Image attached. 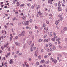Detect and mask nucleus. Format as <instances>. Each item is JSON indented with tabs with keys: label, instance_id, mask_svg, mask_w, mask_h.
I'll use <instances>...</instances> for the list:
<instances>
[{
	"label": "nucleus",
	"instance_id": "f257e3e1",
	"mask_svg": "<svg viewBox=\"0 0 67 67\" xmlns=\"http://www.w3.org/2000/svg\"><path fill=\"white\" fill-rule=\"evenodd\" d=\"M51 60H52V62H53L55 64L57 63V60H56L54 59H53L52 57L50 59Z\"/></svg>",
	"mask_w": 67,
	"mask_h": 67
},
{
	"label": "nucleus",
	"instance_id": "f03ea898",
	"mask_svg": "<svg viewBox=\"0 0 67 67\" xmlns=\"http://www.w3.org/2000/svg\"><path fill=\"white\" fill-rule=\"evenodd\" d=\"M54 1V0H48V3H49L50 4H52V2Z\"/></svg>",
	"mask_w": 67,
	"mask_h": 67
},
{
	"label": "nucleus",
	"instance_id": "7ed1b4c3",
	"mask_svg": "<svg viewBox=\"0 0 67 67\" xmlns=\"http://www.w3.org/2000/svg\"><path fill=\"white\" fill-rule=\"evenodd\" d=\"M34 45V43H32V44L30 46L31 48H30V51L31 52L33 51V48H32V47H33Z\"/></svg>",
	"mask_w": 67,
	"mask_h": 67
},
{
	"label": "nucleus",
	"instance_id": "20e7f679",
	"mask_svg": "<svg viewBox=\"0 0 67 67\" xmlns=\"http://www.w3.org/2000/svg\"><path fill=\"white\" fill-rule=\"evenodd\" d=\"M25 25L29 26V21H25Z\"/></svg>",
	"mask_w": 67,
	"mask_h": 67
},
{
	"label": "nucleus",
	"instance_id": "39448f33",
	"mask_svg": "<svg viewBox=\"0 0 67 67\" xmlns=\"http://www.w3.org/2000/svg\"><path fill=\"white\" fill-rule=\"evenodd\" d=\"M60 20L59 19H58V21H56L55 22V24L56 25H57L58 24V23H59V21Z\"/></svg>",
	"mask_w": 67,
	"mask_h": 67
},
{
	"label": "nucleus",
	"instance_id": "423d86ee",
	"mask_svg": "<svg viewBox=\"0 0 67 67\" xmlns=\"http://www.w3.org/2000/svg\"><path fill=\"white\" fill-rule=\"evenodd\" d=\"M58 11H62V8L61 7H58Z\"/></svg>",
	"mask_w": 67,
	"mask_h": 67
},
{
	"label": "nucleus",
	"instance_id": "0eeeda50",
	"mask_svg": "<svg viewBox=\"0 0 67 67\" xmlns=\"http://www.w3.org/2000/svg\"><path fill=\"white\" fill-rule=\"evenodd\" d=\"M16 4L17 6L18 7L20 5V3L19 2H17L16 3Z\"/></svg>",
	"mask_w": 67,
	"mask_h": 67
},
{
	"label": "nucleus",
	"instance_id": "6e6552de",
	"mask_svg": "<svg viewBox=\"0 0 67 67\" xmlns=\"http://www.w3.org/2000/svg\"><path fill=\"white\" fill-rule=\"evenodd\" d=\"M25 32L24 31H22V33H21V35L22 36H24Z\"/></svg>",
	"mask_w": 67,
	"mask_h": 67
},
{
	"label": "nucleus",
	"instance_id": "1a4fd4ad",
	"mask_svg": "<svg viewBox=\"0 0 67 67\" xmlns=\"http://www.w3.org/2000/svg\"><path fill=\"white\" fill-rule=\"evenodd\" d=\"M61 3V2H59L58 3V6L59 7H61V5L60 4Z\"/></svg>",
	"mask_w": 67,
	"mask_h": 67
},
{
	"label": "nucleus",
	"instance_id": "9d476101",
	"mask_svg": "<svg viewBox=\"0 0 67 67\" xmlns=\"http://www.w3.org/2000/svg\"><path fill=\"white\" fill-rule=\"evenodd\" d=\"M15 45H18V46H20V43H18L17 42H15Z\"/></svg>",
	"mask_w": 67,
	"mask_h": 67
},
{
	"label": "nucleus",
	"instance_id": "9b49d317",
	"mask_svg": "<svg viewBox=\"0 0 67 67\" xmlns=\"http://www.w3.org/2000/svg\"><path fill=\"white\" fill-rule=\"evenodd\" d=\"M13 63V62L12 60V59H10V64H11Z\"/></svg>",
	"mask_w": 67,
	"mask_h": 67
},
{
	"label": "nucleus",
	"instance_id": "f8f14e48",
	"mask_svg": "<svg viewBox=\"0 0 67 67\" xmlns=\"http://www.w3.org/2000/svg\"><path fill=\"white\" fill-rule=\"evenodd\" d=\"M38 14H39L40 15H42V13L41 12L40 10H39V11Z\"/></svg>",
	"mask_w": 67,
	"mask_h": 67
},
{
	"label": "nucleus",
	"instance_id": "ddd939ff",
	"mask_svg": "<svg viewBox=\"0 0 67 67\" xmlns=\"http://www.w3.org/2000/svg\"><path fill=\"white\" fill-rule=\"evenodd\" d=\"M49 57V56L48 55H46L44 56V58H48Z\"/></svg>",
	"mask_w": 67,
	"mask_h": 67
},
{
	"label": "nucleus",
	"instance_id": "4468645a",
	"mask_svg": "<svg viewBox=\"0 0 67 67\" xmlns=\"http://www.w3.org/2000/svg\"><path fill=\"white\" fill-rule=\"evenodd\" d=\"M44 30H46L47 32H48V28H47L46 27L44 28Z\"/></svg>",
	"mask_w": 67,
	"mask_h": 67
},
{
	"label": "nucleus",
	"instance_id": "2eb2a0df",
	"mask_svg": "<svg viewBox=\"0 0 67 67\" xmlns=\"http://www.w3.org/2000/svg\"><path fill=\"white\" fill-rule=\"evenodd\" d=\"M45 63H46V64H48L49 63V61H46V62H45Z\"/></svg>",
	"mask_w": 67,
	"mask_h": 67
},
{
	"label": "nucleus",
	"instance_id": "dca6fc26",
	"mask_svg": "<svg viewBox=\"0 0 67 67\" xmlns=\"http://www.w3.org/2000/svg\"><path fill=\"white\" fill-rule=\"evenodd\" d=\"M36 64L37 65H39V62H36Z\"/></svg>",
	"mask_w": 67,
	"mask_h": 67
},
{
	"label": "nucleus",
	"instance_id": "f3484780",
	"mask_svg": "<svg viewBox=\"0 0 67 67\" xmlns=\"http://www.w3.org/2000/svg\"><path fill=\"white\" fill-rule=\"evenodd\" d=\"M27 5H28V7H30L31 6V4L30 3H29L27 4Z\"/></svg>",
	"mask_w": 67,
	"mask_h": 67
},
{
	"label": "nucleus",
	"instance_id": "a211bd4d",
	"mask_svg": "<svg viewBox=\"0 0 67 67\" xmlns=\"http://www.w3.org/2000/svg\"><path fill=\"white\" fill-rule=\"evenodd\" d=\"M44 62H45L44 60H42L41 62V63H44Z\"/></svg>",
	"mask_w": 67,
	"mask_h": 67
},
{
	"label": "nucleus",
	"instance_id": "6ab92c4d",
	"mask_svg": "<svg viewBox=\"0 0 67 67\" xmlns=\"http://www.w3.org/2000/svg\"><path fill=\"white\" fill-rule=\"evenodd\" d=\"M7 48H8V51H10V47H9V46L7 47Z\"/></svg>",
	"mask_w": 67,
	"mask_h": 67
},
{
	"label": "nucleus",
	"instance_id": "aec40b11",
	"mask_svg": "<svg viewBox=\"0 0 67 67\" xmlns=\"http://www.w3.org/2000/svg\"><path fill=\"white\" fill-rule=\"evenodd\" d=\"M21 18L22 19H23L24 20H25L26 19V18H25V17L24 16H23V17H21Z\"/></svg>",
	"mask_w": 67,
	"mask_h": 67
},
{
	"label": "nucleus",
	"instance_id": "412c9836",
	"mask_svg": "<svg viewBox=\"0 0 67 67\" xmlns=\"http://www.w3.org/2000/svg\"><path fill=\"white\" fill-rule=\"evenodd\" d=\"M40 8V5H38V7H37V9L38 10L39 8Z\"/></svg>",
	"mask_w": 67,
	"mask_h": 67
},
{
	"label": "nucleus",
	"instance_id": "4be33fe9",
	"mask_svg": "<svg viewBox=\"0 0 67 67\" xmlns=\"http://www.w3.org/2000/svg\"><path fill=\"white\" fill-rule=\"evenodd\" d=\"M47 52H49V48H48L47 49Z\"/></svg>",
	"mask_w": 67,
	"mask_h": 67
},
{
	"label": "nucleus",
	"instance_id": "5701e85b",
	"mask_svg": "<svg viewBox=\"0 0 67 67\" xmlns=\"http://www.w3.org/2000/svg\"><path fill=\"white\" fill-rule=\"evenodd\" d=\"M60 33H61L62 34H64V32L63 31H61V32H60Z\"/></svg>",
	"mask_w": 67,
	"mask_h": 67
},
{
	"label": "nucleus",
	"instance_id": "b1692460",
	"mask_svg": "<svg viewBox=\"0 0 67 67\" xmlns=\"http://www.w3.org/2000/svg\"><path fill=\"white\" fill-rule=\"evenodd\" d=\"M43 41V40L40 39L39 40V41L40 42H42Z\"/></svg>",
	"mask_w": 67,
	"mask_h": 67
},
{
	"label": "nucleus",
	"instance_id": "393cba45",
	"mask_svg": "<svg viewBox=\"0 0 67 67\" xmlns=\"http://www.w3.org/2000/svg\"><path fill=\"white\" fill-rule=\"evenodd\" d=\"M53 34H54V36H56V33L54 32H53Z\"/></svg>",
	"mask_w": 67,
	"mask_h": 67
},
{
	"label": "nucleus",
	"instance_id": "a878e982",
	"mask_svg": "<svg viewBox=\"0 0 67 67\" xmlns=\"http://www.w3.org/2000/svg\"><path fill=\"white\" fill-rule=\"evenodd\" d=\"M49 47H52V44L51 43H49Z\"/></svg>",
	"mask_w": 67,
	"mask_h": 67
},
{
	"label": "nucleus",
	"instance_id": "bb28decb",
	"mask_svg": "<svg viewBox=\"0 0 67 67\" xmlns=\"http://www.w3.org/2000/svg\"><path fill=\"white\" fill-rule=\"evenodd\" d=\"M58 47L60 49H61L62 48L61 46H60V45H59V46H58Z\"/></svg>",
	"mask_w": 67,
	"mask_h": 67
},
{
	"label": "nucleus",
	"instance_id": "cd10ccee",
	"mask_svg": "<svg viewBox=\"0 0 67 67\" xmlns=\"http://www.w3.org/2000/svg\"><path fill=\"white\" fill-rule=\"evenodd\" d=\"M64 31H66V30H67V28L66 27L64 28Z\"/></svg>",
	"mask_w": 67,
	"mask_h": 67
},
{
	"label": "nucleus",
	"instance_id": "c85d7f7f",
	"mask_svg": "<svg viewBox=\"0 0 67 67\" xmlns=\"http://www.w3.org/2000/svg\"><path fill=\"white\" fill-rule=\"evenodd\" d=\"M15 12V14H18V11L17 10L16 11V12Z\"/></svg>",
	"mask_w": 67,
	"mask_h": 67
},
{
	"label": "nucleus",
	"instance_id": "c756f323",
	"mask_svg": "<svg viewBox=\"0 0 67 67\" xmlns=\"http://www.w3.org/2000/svg\"><path fill=\"white\" fill-rule=\"evenodd\" d=\"M41 56H39L38 57V58H39V59H41Z\"/></svg>",
	"mask_w": 67,
	"mask_h": 67
},
{
	"label": "nucleus",
	"instance_id": "7c9ffc66",
	"mask_svg": "<svg viewBox=\"0 0 67 67\" xmlns=\"http://www.w3.org/2000/svg\"><path fill=\"white\" fill-rule=\"evenodd\" d=\"M50 50L51 51H53V49L52 48H51L50 49Z\"/></svg>",
	"mask_w": 67,
	"mask_h": 67
},
{
	"label": "nucleus",
	"instance_id": "2f4dec72",
	"mask_svg": "<svg viewBox=\"0 0 67 67\" xmlns=\"http://www.w3.org/2000/svg\"><path fill=\"white\" fill-rule=\"evenodd\" d=\"M46 23H47V24H49V22L48 21H46Z\"/></svg>",
	"mask_w": 67,
	"mask_h": 67
},
{
	"label": "nucleus",
	"instance_id": "473e14b6",
	"mask_svg": "<svg viewBox=\"0 0 67 67\" xmlns=\"http://www.w3.org/2000/svg\"><path fill=\"white\" fill-rule=\"evenodd\" d=\"M62 16V15L61 14H59V15H58V17L60 18H61V16Z\"/></svg>",
	"mask_w": 67,
	"mask_h": 67
},
{
	"label": "nucleus",
	"instance_id": "72a5a7b5",
	"mask_svg": "<svg viewBox=\"0 0 67 67\" xmlns=\"http://www.w3.org/2000/svg\"><path fill=\"white\" fill-rule=\"evenodd\" d=\"M60 21H62V20H63V18L60 17Z\"/></svg>",
	"mask_w": 67,
	"mask_h": 67
},
{
	"label": "nucleus",
	"instance_id": "f704fd0d",
	"mask_svg": "<svg viewBox=\"0 0 67 67\" xmlns=\"http://www.w3.org/2000/svg\"><path fill=\"white\" fill-rule=\"evenodd\" d=\"M10 52L8 53H7V55H8V56H9L10 55Z\"/></svg>",
	"mask_w": 67,
	"mask_h": 67
},
{
	"label": "nucleus",
	"instance_id": "c9c22d12",
	"mask_svg": "<svg viewBox=\"0 0 67 67\" xmlns=\"http://www.w3.org/2000/svg\"><path fill=\"white\" fill-rule=\"evenodd\" d=\"M18 25H19V26H20L21 25V23H19V24H18Z\"/></svg>",
	"mask_w": 67,
	"mask_h": 67
},
{
	"label": "nucleus",
	"instance_id": "e433bc0d",
	"mask_svg": "<svg viewBox=\"0 0 67 67\" xmlns=\"http://www.w3.org/2000/svg\"><path fill=\"white\" fill-rule=\"evenodd\" d=\"M29 34L31 35L32 34V31H29Z\"/></svg>",
	"mask_w": 67,
	"mask_h": 67
},
{
	"label": "nucleus",
	"instance_id": "4c0bfd02",
	"mask_svg": "<svg viewBox=\"0 0 67 67\" xmlns=\"http://www.w3.org/2000/svg\"><path fill=\"white\" fill-rule=\"evenodd\" d=\"M4 60H6V58L4 57L3 58Z\"/></svg>",
	"mask_w": 67,
	"mask_h": 67
},
{
	"label": "nucleus",
	"instance_id": "58836bf2",
	"mask_svg": "<svg viewBox=\"0 0 67 67\" xmlns=\"http://www.w3.org/2000/svg\"><path fill=\"white\" fill-rule=\"evenodd\" d=\"M1 48L2 50H3L4 49V47L3 46H2V47H1Z\"/></svg>",
	"mask_w": 67,
	"mask_h": 67
},
{
	"label": "nucleus",
	"instance_id": "ea45409f",
	"mask_svg": "<svg viewBox=\"0 0 67 67\" xmlns=\"http://www.w3.org/2000/svg\"><path fill=\"white\" fill-rule=\"evenodd\" d=\"M29 21L30 23H31L33 21V20H32V19H30V20Z\"/></svg>",
	"mask_w": 67,
	"mask_h": 67
},
{
	"label": "nucleus",
	"instance_id": "a19ab883",
	"mask_svg": "<svg viewBox=\"0 0 67 67\" xmlns=\"http://www.w3.org/2000/svg\"><path fill=\"white\" fill-rule=\"evenodd\" d=\"M53 48L54 49H56V47L55 46H53Z\"/></svg>",
	"mask_w": 67,
	"mask_h": 67
},
{
	"label": "nucleus",
	"instance_id": "79ce46f5",
	"mask_svg": "<svg viewBox=\"0 0 67 67\" xmlns=\"http://www.w3.org/2000/svg\"><path fill=\"white\" fill-rule=\"evenodd\" d=\"M32 42V41H30V42H29V45H30Z\"/></svg>",
	"mask_w": 67,
	"mask_h": 67
},
{
	"label": "nucleus",
	"instance_id": "37998d69",
	"mask_svg": "<svg viewBox=\"0 0 67 67\" xmlns=\"http://www.w3.org/2000/svg\"><path fill=\"white\" fill-rule=\"evenodd\" d=\"M60 40L59 38H58L56 40V41H59Z\"/></svg>",
	"mask_w": 67,
	"mask_h": 67
},
{
	"label": "nucleus",
	"instance_id": "c03bdc74",
	"mask_svg": "<svg viewBox=\"0 0 67 67\" xmlns=\"http://www.w3.org/2000/svg\"><path fill=\"white\" fill-rule=\"evenodd\" d=\"M52 32H51V33H50V36H52Z\"/></svg>",
	"mask_w": 67,
	"mask_h": 67
},
{
	"label": "nucleus",
	"instance_id": "a18cd8bd",
	"mask_svg": "<svg viewBox=\"0 0 67 67\" xmlns=\"http://www.w3.org/2000/svg\"><path fill=\"white\" fill-rule=\"evenodd\" d=\"M49 16H50L52 17V14H50L49 15Z\"/></svg>",
	"mask_w": 67,
	"mask_h": 67
},
{
	"label": "nucleus",
	"instance_id": "49530a36",
	"mask_svg": "<svg viewBox=\"0 0 67 67\" xmlns=\"http://www.w3.org/2000/svg\"><path fill=\"white\" fill-rule=\"evenodd\" d=\"M22 24H25V22H24V21H23V22H22Z\"/></svg>",
	"mask_w": 67,
	"mask_h": 67
},
{
	"label": "nucleus",
	"instance_id": "de8ad7c7",
	"mask_svg": "<svg viewBox=\"0 0 67 67\" xmlns=\"http://www.w3.org/2000/svg\"><path fill=\"white\" fill-rule=\"evenodd\" d=\"M15 3H16V2H15V1H14V0H13V3L14 4H15Z\"/></svg>",
	"mask_w": 67,
	"mask_h": 67
},
{
	"label": "nucleus",
	"instance_id": "09e8293b",
	"mask_svg": "<svg viewBox=\"0 0 67 67\" xmlns=\"http://www.w3.org/2000/svg\"><path fill=\"white\" fill-rule=\"evenodd\" d=\"M9 45V43L8 42H7V43H6L5 45L8 46Z\"/></svg>",
	"mask_w": 67,
	"mask_h": 67
},
{
	"label": "nucleus",
	"instance_id": "8fccbe9b",
	"mask_svg": "<svg viewBox=\"0 0 67 67\" xmlns=\"http://www.w3.org/2000/svg\"><path fill=\"white\" fill-rule=\"evenodd\" d=\"M2 66L3 67L4 66V64H3V62H2Z\"/></svg>",
	"mask_w": 67,
	"mask_h": 67
},
{
	"label": "nucleus",
	"instance_id": "3c124183",
	"mask_svg": "<svg viewBox=\"0 0 67 67\" xmlns=\"http://www.w3.org/2000/svg\"><path fill=\"white\" fill-rule=\"evenodd\" d=\"M4 27L5 28L7 29V26L6 25H5Z\"/></svg>",
	"mask_w": 67,
	"mask_h": 67
},
{
	"label": "nucleus",
	"instance_id": "603ef678",
	"mask_svg": "<svg viewBox=\"0 0 67 67\" xmlns=\"http://www.w3.org/2000/svg\"><path fill=\"white\" fill-rule=\"evenodd\" d=\"M52 40H53V41H54V42L55 41V39H54L53 38H52Z\"/></svg>",
	"mask_w": 67,
	"mask_h": 67
},
{
	"label": "nucleus",
	"instance_id": "864d4df0",
	"mask_svg": "<svg viewBox=\"0 0 67 67\" xmlns=\"http://www.w3.org/2000/svg\"><path fill=\"white\" fill-rule=\"evenodd\" d=\"M48 44H46V47H48Z\"/></svg>",
	"mask_w": 67,
	"mask_h": 67
},
{
	"label": "nucleus",
	"instance_id": "5fc2aeb1",
	"mask_svg": "<svg viewBox=\"0 0 67 67\" xmlns=\"http://www.w3.org/2000/svg\"><path fill=\"white\" fill-rule=\"evenodd\" d=\"M38 52V51L37 50H36L35 52L37 54V53Z\"/></svg>",
	"mask_w": 67,
	"mask_h": 67
},
{
	"label": "nucleus",
	"instance_id": "6e6d98bb",
	"mask_svg": "<svg viewBox=\"0 0 67 67\" xmlns=\"http://www.w3.org/2000/svg\"><path fill=\"white\" fill-rule=\"evenodd\" d=\"M24 6V4H21L20 6V7H23Z\"/></svg>",
	"mask_w": 67,
	"mask_h": 67
},
{
	"label": "nucleus",
	"instance_id": "4d7b16f0",
	"mask_svg": "<svg viewBox=\"0 0 67 67\" xmlns=\"http://www.w3.org/2000/svg\"><path fill=\"white\" fill-rule=\"evenodd\" d=\"M31 8H32V9H33L34 8V6H33V5L32 6H31Z\"/></svg>",
	"mask_w": 67,
	"mask_h": 67
},
{
	"label": "nucleus",
	"instance_id": "13d9d810",
	"mask_svg": "<svg viewBox=\"0 0 67 67\" xmlns=\"http://www.w3.org/2000/svg\"><path fill=\"white\" fill-rule=\"evenodd\" d=\"M22 55V53H19V55Z\"/></svg>",
	"mask_w": 67,
	"mask_h": 67
},
{
	"label": "nucleus",
	"instance_id": "bf43d9fd",
	"mask_svg": "<svg viewBox=\"0 0 67 67\" xmlns=\"http://www.w3.org/2000/svg\"><path fill=\"white\" fill-rule=\"evenodd\" d=\"M13 38V36H11L10 37V41H11L12 39Z\"/></svg>",
	"mask_w": 67,
	"mask_h": 67
},
{
	"label": "nucleus",
	"instance_id": "052dcab7",
	"mask_svg": "<svg viewBox=\"0 0 67 67\" xmlns=\"http://www.w3.org/2000/svg\"><path fill=\"white\" fill-rule=\"evenodd\" d=\"M7 46L8 45H4V48H6Z\"/></svg>",
	"mask_w": 67,
	"mask_h": 67
},
{
	"label": "nucleus",
	"instance_id": "680f3d73",
	"mask_svg": "<svg viewBox=\"0 0 67 67\" xmlns=\"http://www.w3.org/2000/svg\"><path fill=\"white\" fill-rule=\"evenodd\" d=\"M55 6H57V4L56 3H55Z\"/></svg>",
	"mask_w": 67,
	"mask_h": 67
},
{
	"label": "nucleus",
	"instance_id": "e2e57ef3",
	"mask_svg": "<svg viewBox=\"0 0 67 67\" xmlns=\"http://www.w3.org/2000/svg\"><path fill=\"white\" fill-rule=\"evenodd\" d=\"M35 56H37V53H36L35 54Z\"/></svg>",
	"mask_w": 67,
	"mask_h": 67
},
{
	"label": "nucleus",
	"instance_id": "0e129e2a",
	"mask_svg": "<svg viewBox=\"0 0 67 67\" xmlns=\"http://www.w3.org/2000/svg\"><path fill=\"white\" fill-rule=\"evenodd\" d=\"M46 40V42H48V39H47V40Z\"/></svg>",
	"mask_w": 67,
	"mask_h": 67
},
{
	"label": "nucleus",
	"instance_id": "69168bd1",
	"mask_svg": "<svg viewBox=\"0 0 67 67\" xmlns=\"http://www.w3.org/2000/svg\"><path fill=\"white\" fill-rule=\"evenodd\" d=\"M19 51H17V52H16V54H18V53H19Z\"/></svg>",
	"mask_w": 67,
	"mask_h": 67
},
{
	"label": "nucleus",
	"instance_id": "338daca9",
	"mask_svg": "<svg viewBox=\"0 0 67 67\" xmlns=\"http://www.w3.org/2000/svg\"><path fill=\"white\" fill-rule=\"evenodd\" d=\"M64 47L65 48V49H67V47H66V46H65Z\"/></svg>",
	"mask_w": 67,
	"mask_h": 67
},
{
	"label": "nucleus",
	"instance_id": "774afa93",
	"mask_svg": "<svg viewBox=\"0 0 67 67\" xmlns=\"http://www.w3.org/2000/svg\"><path fill=\"white\" fill-rule=\"evenodd\" d=\"M39 67H43V66H42L41 65H40Z\"/></svg>",
	"mask_w": 67,
	"mask_h": 67
}]
</instances>
